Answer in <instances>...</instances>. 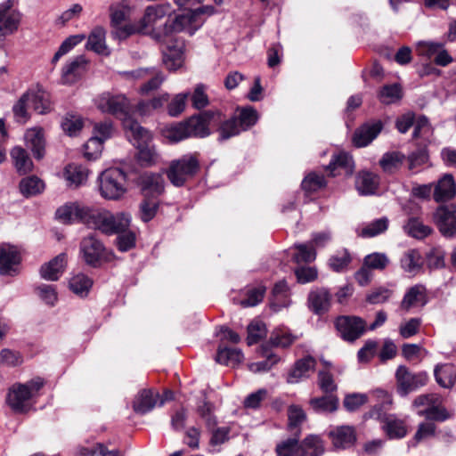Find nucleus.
<instances>
[{
  "mask_svg": "<svg viewBox=\"0 0 456 456\" xmlns=\"http://www.w3.org/2000/svg\"><path fill=\"white\" fill-rule=\"evenodd\" d=\"M87 60L83 55H77L68 61L61 71V82L63 85H71L77 82L86 70Z\"/></svg>",
  "mask_w": 456,
  "mask_h": 456,
  "instance_id": "dca6fc26",
  "label": "nucleus"
},
{
  "mask_svg": "<svg viewBox=\"0 0 456 456\" xmlns=\"http://www.w3.org/2000/svg\"><path fill=\"white\" fill-rule=\"evenodd\" d=\"M27 94H30L29 102L35 111L39 114H45L50 110V102L48 94L42 89L28 90Z\"/></svg>",
  "mask_w": 456,
  "mask_h": 456,
  "instance_id": "58836bf2",
  "label": "nucleus"
},
{
  "mask_svg": "<svg viewBox=\"0 0 456 456\" xmlns=\"http://www.w3.org/2000/svg\"><path fill=\"white\" fill-rule=\"evenodd\" d=\"M13 0L0 4V32L3 36L13 34L20 23V12L13 8Z\"/></svg>",
  "mask_w": 456,
  "mask_h": 456,
  "instance_id": "f8f14e48",
  "label": "nucleus"
},
{
  "mask_svg": "<svg viewBox=\"0 0 456 456\" xmlns=\"http://www.w3.org/2000/svg\"><path fill=\"white\" fill-rule=\"evenodd\" d=\"M172 12V6L168 3L148 6L140 20L143 34H149L158 41L163 40L165 38L164 24L160 23Z\"/></svg>",
  "mask_w": 456,
  "mask_h": 456,
  "instance_id": "7ed1b4c3",
  "label": "nucleus"
},
{
  "mask_svg": "<svg viewBox=\"0 0 456 456\" xmlns=\"http://www.w3.org/2000/svg\"><path fill=\"white\" fill-rule=\"evenodd\" d=\"M126 174L120 168H109L98 177L99 191L106 200H118L126 192Z\"/></svg>",
  "mask_w": 456,
  "mask_h": 456,
  "instance_id": "20e7f679",
  "label": "nucleus"
},
{
  "mask_svg": "<svg viewBox=\"0 0 456 456\" xmlns=\"http://www.w3.org/2000/svg\"><path fill=\"white\" fill-rule=\"evenodd\" d=\"M456 184L452 175L445 174L436 183L434 190L436 201H445L454 197Z\"/></svg>",
  "mask_w": 456,
  "mask_h": 456,
  "instance_id": "c756f323",
  "label": "nucleus"
},
{
  "mask_svg": "<svg viewBox=\"0 0 456 456\" xmlns=\"http://www.w3.org/2000/svg\"><path fill=\"white\" fill-rule=\"evenodd\" d=\"M86 224L106 234L118 233L128 228L130 216L125 213L114 215L107 210L90 208Z\"/></svg>",
  "mask_w": 456,
  "mask_h": 456,
  "instance_id": "f03ea898",
  "label": "nucleus"
},
{
  "mask_svg": "<svg viewBox=\"0 0 456 456\" xmlns=\"http://www.w3.org/2000/svg\"><path fill=\"white\" fill-rule=\"evenodd\" d=\"M418 415L425 417L428 420L431 421H444L451 417V414L444 407L434 403L424 410L418 411Z\"/></svg>",
  "mask_w": 456,
  "mask_h": 456,
  "instance_id": "de8ad7c7",
  "label": "nucleus"
},
{
  "mask_svg": "<svg viewBox=\"0 0 456 456\" xmlns=\"http://www.w3.org/2000/svg\"><path fill=\"white\" fill-rule=\"evenodd\" d=\"M237 118L242 131H246L256 123L258 119V114L257 111L252 107L244 108L240 110Z\"/></svg>",
  "mask_w": 456,
  "mask_h": 456,
  "instance_id": "4d7b16f0",
  "label": "nucleus"
},
{
  "mask_svg": "<svg viewBox=\"0 0 456 456\" xmlns=\"http://www.w3.org/2000/svg\"><path fill=\"white\" fill-rule=\"evenodd\" d=\"M96 107L104 113H109L122 119L123 123L129 116L130 102L124 94L103 93L95 100Z\"/></svg>",
  "mask_w": 456,
  "mask_h": 456,
  "instance_id": "423d86ee",
  "label": "nucleus"
},
{
  "mask_svg": "<svg viewBox=\"0 0 456 456\" xmlns=\"http://www.w3.org/2000/svg\"><path fill=\"white\" fill-rule=\"evenodd\" d=\"M332 444L337 449L348 448L355 443L356 436L350 426H340L331 429L329 433Z\"/></svg>",
  "mask_w": 456,
  "mask_h": 456,
  "instance_id": "4be33fe9",
  "label": "nucleus"
},
{
  "mask_svg": "<svg viewBox=\"0 0 456 456\" xmlns=\"http://www.w3.org/2000/svg\"><path fill=\"white\" fill-rule=\"evenodd\" d=\"M403 229L405 232L415 239L422 240L432 232V229L425 225L419 218H410Z\"/></svg>",
  "mask_w": 456,
  "mask_h": 456,
  "instance_id": "a19ab883",
  "label": "nucleus"
},
{
  "mask_svg": "<svg viewBox=\"0 0 456 456\" xmlns=\"http://www.w3.org/2000/svg\"><path fill=\"white\" fill-rule=\"evenodd\" d=\"M315 365L316 360L310 355L297 360L288 374L287 382L296 384L303 379L308 378L309 372L314 371Z\"/></svg>",
  "mask_w": 456,
  "mask_h": 456,
  "instance_id": "aec40b11",
  "label": "nucleus"
},
{
  "mask_svg": "<svg viewBox=\"0 0 456 456\" xmlns=\"http://www.w3.org/2000/svg\"><path fill=\"white\" fill-rule=\"evenodd\" d=\"M11 157L19 174L25 175L32 171L33 162L23 148L14 147L11 151Z\"/></svg>",
  "mask_w": 456,
  "mask_h": 456,
  "instance_id": "c9c22d12",
  "label": "nucleus"
},
{
  "mask_svg": "<svg viewBox=\"0 0 456 456\" xmlns=\"http://www.w3.org/2000/svg\"><path fill=\"white\" fill-rule=\"evenodd\" d=\"M379 183V177L374 173L362 171L356 176L355 186L362 195L374 194Z\"/></svg>",
  "mask_w": 456,
  "mask_h": 456,
  "instance_id": "7c9ffc66",
  "label": "nucleus"
},
{
  "mask_svg": "<svg viewBox=\"0 0 456 456\" xmlns=\"http://www.w3.org/2000/svg\"><path fill=\"white\" fill-rule=\"evenodd\" d=\"M326 185L325 178L322 175L311 173L302 181V188L305 191H316Z\"/></svg>",
  "mask_w": 456,
  "mask_h": 456,
  "instance_id": "052dcab7",
  "label": "nucleus"
},
{
  "mask_svg": "<svg viewBox=\"0 0 456 456\" xmlns=\"http://www.w3.org/2000/svg\"><path fill=\"white\" fill-rule=\"evenodd\" d=\"M444 47V43L434 41H419L416 45V52L419 56L431 59L436 57L440 49Z\"/></svg>",
  "mask_w": 456,
  "mask_h": 456,
  "instance_id": "864d4df0",
  "label": "nucleus"
},
{
  "mask_svg": "<svg viewBox=\"0 0 456 456\" xmlns=\"http://www.w3.org/2000/svg\"><path fill=\"white\" fill-rule=\"evenodd\" d=\"M335 326L344 340L353 342L366 330V322L358 316L342 315L336 319Z\"/></svg>",
  "mask_w": 456,
  "mask_h": 456,
  "instance_id": "0eeeda50",
  "label": "nucleus"
},
{
  "mask_svg": "<svg viewBox=\"0 0 456 456\" xmlns=\"http://www.w3.org/2000/svg\"><path fill=\"white\" fill-rule=\"evenodd\" d=\"M331 301V294L323 288L312 290L308 296L310 308L316 314H322L326 313Z\"/></svg>",
  "mask_w": 456,
  "mask_h": 456,
  "instance_id": "bb28decb",
  "label": "nucleus"
},
{
  "mask_svg": "<svg viewBox=\"0 0 456 456\" xmlns=\"http://www.w3.org/2000/svg\"><path fill=\"white\" fill-rule=\"evenodd\" d=\"M44 189V182L36 175L25 177L20 182V191L25 197L39 194Z\"/></svg>",
  "mask_w": 456,
  "mask_h": 456,
  "instance_id": "ea45409f",
  "label": "nucleus"
},
{
  "mask_svg": "<svg viewBox=\"0 0 456 456\" xmlns=\"http://www.w3.org/2000/svg\"><path fill=\"white\" fill-rule=\"evenodd\" d=\"M218 122H220V126L218 127L220 141L228 140L231 137L238 135L242 131L239 125L237 116H233L224 121H222L221 119Z\"/></svg>",
  "mask_w": 456,
  "mask_h": 456,
  "instance_id": "a18cd8bd",
  "label": "nucleus"
},
{
  "mask_svg": "<svg viewBox=\"0 0 456 456\" xmlns=\"http://www.w3.org/2000/svg\"><path fill=\"white\" fill-rule=\"evenodd\" d=\"M106 31L102 27L94 28L88 36L87 49L96 53L108 55L109 49L105 42Z\"/></svg>",
  "mask_w": 456,
  "mask_h": 456,
  "instance_id": "72a5a7b5",
  "label": "nucleus"
},
{
  "mask_svg": "<svg viewBox=\"0 0 456 456\" xmlns=\"http://www.w3.org/2000/svg\"><path fill=\"white\" fill-rule=\"evenodd\" d=\"M188 96V93L178 94L173 98L167 105V112L171 117H177L185 110Z\"/></svg>",
  "mask_w": 456,
  "mask_h": 456,
  "instance_id": "774afa93",
  "label": "nucleus"
},
{
  "mask_svg": "<svg viewBox=\"0 0 456 456\" xmlns=\"http://www.w3.org/2000/svg\"><path fill=\"white\" fill-rule=\"evenodd\" d=\"M414 130H413V137L414 138H423L425 140H428L432 135V128L428 123V120L426 117H419L413 123Z\"/></svg>",
  "mask_w": 456,
  "mask_h": 456,
  "instance_id": "69168bd1",
  "label": "nucleus"
},
{
  "mask_svg": "<svg viewBox=\"0 0 456 456\" xmlns=\"http://www.w3.org/2000/svg\"><path fill=\"white\" fill-rule=\"evenodd\" d=\"M435 222L444 237L456 234V208L453 205L441 206L435 213Z\"/></svg>",
  "mask_w": 456,
  "mask_h": 456,
  "instance_id": "4468645a",
  "label": "nucleus"
},
{
  "mask_svg": "<svg viewBox=\"0 0 456 456\" xmlns=\"http://www.w3.org/2000/svg\"><path fill=\"white\" fill-rule=\"evenodd\" d=\"M422 264L421 255L417 249L405 251L400 259L401 268L412 276L420 272Z\"/></svg>",
  "mask_w": 456,
  "mask_h": 456,
  "instance_id": "473e14b6",
  "label": "nucleus"
},
{
  "mask_svg": "<svg viewBox=\"0 0 456 456\" xmlns=\"http://www.w3.org/2000/svg\"><path fill=\"white\" fill-rule=\"evenodd\" d=\"M381 130L380 121L365 123L354 131L353 142L356 147H365L378 136Z\"/></svg>",
  "mask_w": 456,
  "mask_h": 456,
  "instance_id": "6ab92c4d",
  "label": "nucleus"
},
{
  "mask_svg": "<svg viewBox=\"0 0 456 456\" xmlns=\"http://www.w3.org/2000/svg\"><path fill=\"white\" fill-rule=\"evenodd\" d=\"M405 160V156L399 151H389L383 154L379 159L382 170L387 174L398 171Z\"/></svg>",
  "mask_w": 456,
  "mask_h": 456,
  "instance_id": "e433bc0d",
  "label": "nucleus"
},
{
  "mask_svg": "<svg viewBox=\"0 0 456 456\" xmlns=\"http://www.w3.org/2000/svg\"><path fill=\"white\" fill-rule=\"evenodd\" d=\"M427 304L426 288L421 284L411 287L401 302V308L409 311L416 306H423Z\"/></svg>",
  "mask_w": 456,
  "mask_h": 456,
  "instance_id": "393cba45",
  "label": "nucleus"
},
{
  "mask_svg": "<svg viewBox=\"0 0 456 456\" xmlns=\"http://www.w3.org/2000/svg\"><path fill=\"white\" fill-rule=\"evenodd\" d=\"M32 397V391L28 385L15 384L9 389L6 402L13 411L23 413L30 409Z\"/></svg>",
  "mask_w": 456,
  "mask_h": 456,
  "instance_id": "1a4fd4ad",
  "label": "nucleus"
},
{
  "mask_svg": "<svg viewBox=\"0 0 456 456\" xmlns=\"http://www.w3.org/2000/svg\"><path fill=\"white\" fill-rule=\"evenodd\" d=\"M222 112L219 110H206L202 113L191 117L185 121L189 137H206L209 135V124L212 121L221 120Z\"/></svg>",
  "mask_w": 456,
  "mask_h": 456,
  "instance_id": "6e6552de",
  "label": "nucleus"
},
{
  "mask_svg": "<svg viewBox=\"0 0 456 456\" xmlns=\"http://www.w3.org/2000/svg\"><path fill=\"white\" fill-rule=\"evenodd\" d=\"M65 265L66 254L61 253L41 266L40 275L47 281H57L62 274Z\"/></svg>",
  "mask_w": 456,
  "mask_h": 456,
  "instance_id": "a878e982",
  "label": "nucleus"
},
{
  "mask_svg": "<svg viewBox=\"0 0 456 456\" xmlns=\"http://www.w3.org/2000/svg\"><path fill=\"white\" fill-rule=\"evenodd\" d=\"M124 128L128 139L138 149L137 158L141 165L151 166L156 163L158 154L154 147L150 144L151 141V133L133 118L125 120Z\"/></svg>",
  "mask_w": 456,
  "mask_h": 456,
  "instance_id": "f257e3e1",
  "label": "nucleus"
},
{
  "mask_svg": "<svg viewBox=\"0 0 456 456\" xmlns=\"http://www.w3.org/2000/svg\"><path fill=\"white\" fill-rule=\"evenodd\" d=\"M159 396V394L152 390L143 389L140 391L133 403L134 411L140 414L151 411L157 404Z\"/></svg>",
  "mask_w": 456,
  "mask_h": 456,
  "instance_id": "cd10ccee",
  "label": "nucleus"
},
{
  "mask_svg": "<svg viewBox=\"0 0 456 456\" xmlns=\"http://www.w3.org/2000/svg\"><path fill=\"white\" fill-rule=\"evenodd\" d=\"M30 94L24 93L12 107L14 118L17 122L26 123L29 119L28 106L29 102Z\"/></svg>",
  "mask_w": 456,
  "mask_h": 456,
  "instance_id": "3c124183",
  "label": "nucleus"
},
{
  "mask_svg": "<svg viewBox=\"0 0 456 456\" xmlns=\"http://www.w3.org/2000/svg\"><path fill=\"white\" fill-rule=\"evenodd\" d=\"M138 183L145 196H158L164 191L165 181L160 174L145 172L139 176Z\"/></svg>",
  "mask_w": 456,
  "mask_h": 456,
  "instance_id": "a211bd4d",
  "label": "nucleus"
},
{
  "mask_svg": "<svg viewBox=\"0 0 456 456\" xmlns=\"http://www.w3.org/2000/svg\"><path fill=\"white\" fill-rule=\"evenodd\" d=\"M305 419L306 415L300 406L292 404L288 408V428L292 436H300L301 425Z\"/></svg>",
  "mask_w": 456,
  "mask_h": 456,
  "instance_id": "f704fd0d",
  "label": "nucleus"
},
{
  "mask_svg": "<svg viewBox=\"0 0 456 456\" xmlns=\"http://www.w3.org/2000/svg\"><path fill=\"white\" fill-rule=\"evenodd\" d=\"M216 360L221 364L235 366L242 362L243 354L236 348H219Z\"/></svg>",
  "mask_w": 456,
  "mask_h": 456,
  "instance_id": "37998d69",
  "label": "nucleus"
},
{
  "mask_svg": "<svg viewBox=\"0 0 456 456\" xmlns=\"http://www.w3.org/2000/svg\"><path fill=\"white\" fill-rule=\"evenodd\" d=\"M90 212V207L81 205L77 202H69L60 207L55 213L56 218L62 223L80 221L86 224Z\"/></svg>",
  "mask_w": 456,
  "mask_h": 456,
  "instance_id": "2eb2a0df",
  "label": "nucleus"
},
{
  "mask_svg": "<svg viewBox=\"0 0 456 456\" xmlns=\"http://www.w3.org/2000/svg\"><path fill=\"white\" fill-rule=\"evenodd\" d=\"M388 220L386 217H382L368 224L361 231L358 232V235L363 238H370L383 233L387 230Z\"/></svg>",
  "mask_w": 456,
  "mask_h": 456,
  "instance_id": "8fccbe9b",
  "label": "nucleus"
},
{
  "mask_svg": "<svg viewBox=\"0 0 456 456\" xmlns=\"http://www.w3.org/2000/svg\"><path fill=\"white\" fill-rule=\"evenodd\" d=\"M26 145L29 148L35 158L40 159L45 155V134L41 127L29 128L24 134Z\"/></svg>",
  "mask_w": 456,
  "mask_h": 456,
  "instance_id": "b1692460",
  "label": "nucleus"
},
{
  "mask_svg": "<svg viewBox=\"0 0 456 456\" xmlns=\"http://www.w3.org/2000/svg\"><path fill=\"white\" fill-rule=\"evenodd\" d=\"M199 167V161L194 156L184 155L170 163L167 175L172 184L180 187L198 172Z\"/></svg>",
  "mask_w": 456,
  "mask_h": 456,
  "instance_id": "39448f33",
  "label": "nucleus"
},
{
  "mask_svg": "<svg viewBox=\"0 0 456 456\" xmlns=\"http://www.w3.org/2000/svg\"><path fill=\"white\" fill-rule=\"evenodd\" d=\"M435 378L441 387L450 388L456 382V368L452 364L437 365L435 369Z\"/></svg>",
  "mask_w": 456,
  "mask_h": 456,
  "instance_id": "4c0bfd02",
  "label": "nucleus"
},
{
  "mask_svg": "<svg viewBox=\"0 0 456 456\" xmlns=\"http://www.w3.org/2000/svg\"><path fill=\"white\" fill-rule=\"evenodd\" d=\"M103 149V142H101V139H98L97 136H92L84 145V155L89 159H97Z\"/></svg>",
  "mask_w": 456,
  "mask_h": 456,
  "instance_id": "0e129e2a",
  "label": "nucleus"
},
{
  "mask_svg": "<svg viewBox=\"0 0 456 456\" xmlns=\"http://www.w3.org/2000/svg\"><path fill=\"white\" fill-rule=\"evenodd\" d=\"M188 134L184 122L172 125L163 130L164 136L171 142H177L189 138Z\"/></svg>",
  "mask_w": 456,
  "mask_h": 456,
  "instance_id": "603ef678",
  "label": "nucleus"
},
{
  "mask_svg": "<svg viewBox=\"0 0 456 456\" xmlns=\"http://www.w3.org/2000/svg\"><path fill=\"white\" fill-rule=\"evenodd\" d=\"M103 244L94 236L85 237L80 243V254L83 260L91 266H97L104 255Z\"/></svg>",
  "mask_w": 456,
  "mask_h": 456,
  "instance_id": "ddd939ff",
  "label": "nucleus"
},
{
  "mask_svg": "<svg viewBox=\"0 0 456 456\" xmlns=\"http://www.w3.org/2000/svg\"><path fill=\"white\" fill-rule=\"evenodd\" d=\"M325 452V444L320 436L308 435L298 441L297 456H322Z\"/></svg>",
  "mask_w": 456,
  "mask_h": 456,
  "instance_id": "5701e85b",
  "label": "nucleus"
},
{
  "mask_svg": "<svg viewBox=\"0 0 456 456\" xmlns=\"http://www.w3.org/2000/svg\"><path fill=\"white\" fill-rule=\"evenodd\" d=\"M402 97V90L399 85L385 86L379 93V100L385 104L393 103Z\"/></svg>",
  "mask_w": 456,
  "mask_h": 456,
  "instance_id": "680f3d73",
  "label": "nucleus"
},
{
  "mask_svg": "<svg viewBox=\"0 0 456 456\" xmlns=\"http://www.w3.org/2000/svg\"><path fill=\"white\" fill-rule=\"evenodd\" d=\"M329 168H330L331 173H333L338 168H340L346 175H350L353 174L354 169L353 158L346 152H340L333 157L329 165ZM332 175H335L336 174Z\"/></svg>",
  "mask_w": 456,
  "mask_h": 456,
  "instance_id": "79ce46f5",
  "label": "nucleus"
},
{
  "mask_svg": "<svg viewBox=\"0 0 456 456\" xmlns=\"http://www.w3.org/2000/svg\"><path fill=\"white\" fill-rule=\"evenodd\" d=\"M126 74L133 79H141L152 76L149 81L140 87L139 92L142 94H146L151 91L157 90L165 80V77L161 72H153V70L150 69H139Z\"/></svg>",
  "mask_w": 456,
  "mask_h": 456,
  "instance_id": "f3484780",
  "label": "nucleus"
},
{
  "mask_svg": "<svg viewBox=\"0 0 456 456\" xmlns=\"http://www.w3.org/2000/svg\"><path fill=\"white\" fill-rule=\"evenodd\" d=\"M63 177L69 188H77L83 185L88 177V170L77 164L68 165L63 172Z\"/></svg>",
  "mask_w": 456,
  "mask_h": 456,
  "instance_id": "c85d7f7f",
  "label": "nucleus"
},
{
  "mask_svg": "<svg viewBox=\"0 0 456 456\" xmlns=\"http://www.w3.org/2000/svg\"><path fill=\"white\" fill-rule=\"evenodd\" d=\"M294 248L297 252L293 254L292 257L297 264L310 263L316 257L315 250L311 245L296 244Z\"/></svg>",
  "mask_w": 456,
  "mask_h": 456,
  "instance_id": "5fc2aeb1",
  "label": "nucleus"
},
{
  "mask_svg": "<svg viewBox=\"0 0 456 456\" xmlns=\"http://www.w3.org/2000/svg\"><path fill=\"white\" fill-rule=\"evenodd\" d=\"M84 39V35H74L67 37L61 43L59 49L53 56V59L51 61L52 64L55 65L63 55L69 53L76 45L80 44Z\"/></svg>",
  "mask_w": 456,
  "mask_h": 456,
  "instance_id": "09e8293b",
  "label": "nucleus"
},
{
  "mask_svg": "<svg viewBox=\"0 0 456 456\" xmlns=\"http://www.w3.org/2000/svg\"><path fill=\"white\" fill-rule=\"evenodd\" d=\"M298 438L293 436L278 444L275 449L277 456H297Z\"/></svg>",
  "mask_w": 456,
  "mask_h": 456,
  "instance_id": "6e6d98bb",
  "label": "nucleus"
},
{
  "mask_svg": "<svg viewBox=\"0 0 456 456\" xmlns=\"http://www.w3.org/2000/svg\"><path fill=\"white\" fill-rule=\"evenodd\" d=\"M266 335V328L263 322H252L248 327L247 343L248 346L258 343Z\"/></svg>",
  "mask_w": 456,
  "mask_h": 456,
  "instance_id": "13d9d810",
  "label": "nucleus"
},
{
  "mask_svg": "<svg viewBox=\"0 0 456 456\" xmlns=\"http://www.w3.org/2000/svg\"><path fill=\"white\" fill-rule=\"evenodd\" d=\"M203 23L204 20L196 21L195 14H191V12L178 15L172 21H166L164 23L165 37L183 31L192 36Z\"/></svg>",
  "mask_w": 456,
  "mask_h": 456,
  "instance_id": "9d476101",
  "label": "nucleus"
},
{
  "mask_svg": "<svg viewBox=\"0 0 456 456\" xmlns=\"http://www.w3.org/2000/svg\"><path fill=\"white\" fill-rule=\"evenodd\" d=\"M382 428L390 439L403 438L407 434V428L403 420L394 415L383 416L381 419Z\"/></svg>",
  "mask_w": 456,
  "mask_h": 456,
  "instance_id": "2f4dec72",
  "label": "nucleus"
},
{
  "mask_svg": "<svg viewBox=\"0 0 456 456\" xmlns=\"http://www.w3.org/2000/svg\"><path fill=\"white\" fill-rule=\"evenodd\" d=\"M23 357L20 352L9 348L0 351V365L6 367H16L22 363Z\"/></svg>",
  "mask_w": 456,
  "mask_h": 456,
  "instance_id": "bf43d9fd",
  "label": "nucleus"
},
{
  "mask_svg": "<svg viewBox=\"0 0 456 456\" xmlns=\"http://www.w3.org/2000/svg\"><path fill=\"white\" fill-rule=\"evenodd\" d=\"M92 284L93 281L91 279L83 273L74 275L69 282V289L72 292L81 297H86L88 294Z\"/></svg>",
  "mask_w": 456,
  "mask_h": 456,
  "instance_id": "49530a36",
  "label": "nucleus"
},
{
  "mask_svg": "<svg viewBox=\"0 0 456 456\" xmlns=\"http://www.w3.org/2000/svg\"><path fill=\"white\" fill-rule=\"evenodd\" d=\"M61 127L69 136H74L82 129L83 120L78 116L67 115L61 122Z\"/></svg>",
  "mask_w": 456,
  "mask_h": 456,
  "instance_id": "e2e57ef3",
  "label": "nucleus"
},
{
  "mask_svg": "<svg viewBox=\"0 0 456 456\" xmlns=\"http://www.w3.org/2000/svg\"><path fill=\"white\" fill-rule=\"evenodd\" d=\"M389 260L383 253H372L365 256L364 265L369 269L383 270L388 265Z\"/></svg>",
  "mask_w": 456,
  "mask_h": 456,
  "instance_id": "338daca9",
  "label": "nucleus"
},
{
  "mask_svg": "<svg viewBox=\"0 0 456 456\" xmlns=\"http://www.w3.org/2000/svg\"><path fill=\"white\" fill-rule=\"evenodd\" d=\"M309 403L316 412H332L338 405V398L331 395L313 398Z\"/></svg>",
  "mask_w": 456,
  "mask_h": 456,
  "instance_id": "c03bdc74",
  "label": "nucleus"
},
{
  "mask_svg": "<svg viewBox=\"0 0 456 456\" xmlns=\"http://www.w3.org/2000/svg\"><path fill=\"white\" fill-rule=\"evenodd\" d=\"M20 261L18 251L12 246L0 248V274L13 275Z\"/></svg>",
  "mask_w": 456,
  "mask_h": 456,
  "instance_id": "412c9836",
  "label": "nucleus"
},
{
  "mask_svg": "<svg viewBox=\"0 0 456 456\" xmlns=\"http://www.w3.org/2000/svg\"><path fill=\"white\" fill-rule=\"evenodd\" d=\"M398 392L402 395L418 389L426 385L428 376L425 373L412 374L405 366H399L395 373Z\"/></svg>",
  "mask_w": 456,
  "mask_h": 456,
  "instance_id": "9b49d317",
  "label": "nucleus"
}]
</instances>
